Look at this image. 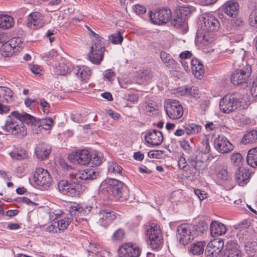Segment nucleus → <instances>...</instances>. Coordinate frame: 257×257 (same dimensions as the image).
Here are the masks:
<instances>
[{"label": "nucleus", "instance_id": "8fccbe9b", "mask_svg": "<svg viewBox=\"0 0 257 257\" xmlns=\"http://www.w3.org/2000/svg\"><path fill=\"white\" fill-rule=\"evenodd\" d=\"M125 237V231L123 228H120L114 231L112 235L111 239L113 241H121Z\"/></svg>", "mask_w": 257, "mask_h": 257}, {"label": "nucleus", "instance_id": "f257e3e1", "mask_svg": "<svg viewBox=\"0 0 257 257\" xmlns=\"http://www.w3.org/2000/svg\"><path fill=\"white\" fill-rule=\"evenodd\" d=\"M101 192L111 200H127L130 196V191L122 182L115 179L106 178L101 183Z\"/></svg>", "mask_w": 257, "mask_h": 257}, {"label": "nucleus", "instance_id": "7c9ffc66", "mask_svg": "<svg viewBox=\"0 0 257 257\" xmlns=\"http://www.w3.org/2000/svg\"><path fill=\"white\" fill-rule=\"evenodd\" d=\"M227 167L224 165H218L215 168L216 179L220 183L224 182L229 179V176L227 171Z\"/></svg>", "mask_w": 257, "mask_h": 257}, {"label": "nucleus", "instance_id": "4c0bfd02", "mask_svg": "<svg viewBox=\"0 0 257 257\" xmlns=\"http://www.w3.org/2000/svg\"><path fill=\"white\" fill-rule=\"evenodd\" d=\"M246 162L248 165L257 168V147L250 149L246 156Z\"/></svg>", "mask_w": 257, "mask_h": 257}, {"label": "nucleus", "instance_id": "f8f14e48", "mask_svg": "<svg viewBox=\"0 0 257 257\" xmlns=\"http://www.w3.org/2000/svg\"><path fill=\"white\" fill-rule=\"evenodd\" d=\"M34 178L36 184L44 189L48 188L53 181L50 173L42 168H39L35 171Z\"/></svg>", "mask_w": 257, "mask_h": 257}, {"label": "nucleus", "instance_id": "9d476101", "mask_svg": "<svg viewBox=\"0 0 257 257\" xmlns=\"http://www.w3.org/2000/svg\"><path fill=\"white\" fill-rule=\"evenodd\" d=\"M164 107L167 115L171 119H179L183 114V107L178 100L167 99L164 103Z\"/></svg>", "mask_w": 257, "mask_h": 257}, {"label": "nucleus", "instance_id": "3c124183", "mask_svg": "<svg viewBox=\"0 0 257 257\" xmlns=\"http://www.w3.org/2000/svg\"><path fill=\"white\" fill-rule=\"evenodd\" d=\"M53 125V120L50 117H46L40 120L38 128L42 127L46 130H50Z\"/></svg>", "mask_w": 257, "mask_h": 257}, {"label": "nucleus", "instance_id": "20e7f679", "mask_svg": "<svg viewBox=\"0 0 257 257\" xmlns=\"http://www.w3.org/2000/svg\"><path fill=\"white\" fill-rule=\"evenodd\" d=\"M202 28L204 31L203 40L207 43H210L214 40V33L220 28V23L217 19L211 14L205 15L203 17Z\"/></svg>", "mask_w": 257, "mask_h": 257}, {"label": "nucleus", "instance_id": "c85d7f7f", "mask_svg": "<svg viewBox=\"0 0 257 257\" xmlns=\"http://www.w3.org/2000/svg\"><path fill=\"white\" fill-rule=\"evenodd\" d=\"M241 241L244 242V249L249 257H257V242L252 241H247L243 237H239Z\"/></svg>", "mask_w": 257, "mask_h": 257}, {"label": "nucleus", "instance_id": "5701e85b", "mask_svg": "<svg viewBox=\"0 0 257 257\" xmlns=\"http://www.w3.org/2000/svg\"><path fill=\"white\" fill-rule=\"evenodd\" d=\"M239 6L234 1H228L222 6L223 11L229 17H235L238 13Z\"/></svg>", "mask_w": 257, "mask_h": 257}, {"label": "nucleus", "instance_id": "864d4df0", "mask_svg": "<svg viewBox=\"0 0 257 257\" xmlns=\"http://www.w3.org/2000/svg\"><path fill=\"white\" fill-rule=\"evenodd\" d=\"M2 55L5 57H10L13 52V48L10 45V43H6L2 48Z\"/></svg>", "mask_w": 257, "mask_h": 257}, {"label": "nucleus", "instance_id": "2eb2a0df", "mask_svg": "<svg viewBox=\"0 0 257 257\" xmlns=\"http://www.w3.org/2000/svg\"><path fill=\"white\" fill-rule=\"evenodd\" d=\"M149 16L154 24L161 25L167 23L171 19L172 13L170 9L164 8L157 10L154 13L150 12Z\"/></svg>", "mask_w": 257, "mask_h": 257}, {"label": "nucleus", "instance_id": "a878e982", "mask_svg": "<svg viewBox=\"0 0 257 257\" xmlns=\"http://www.w3.org/2000/svg\"><path fill=\"white\" fill-rule=\"evenodd\" d=\"M191 71L194 76L201 79L204 76V66L202 62L196 58H193L190 62Z\"/></svg>", "mask_w": 257, "mask_h": 257}, {"label": "nucleus", "instance_id": "b1692460", "mask_svg": "<svg viewBox=\"0 0 257 257\" xmlns=\"http://www.w3.org/2000/svg\"><path fill=\"white\" fill-rule=\"evenodd\" d=\"M51 151V147L48 144L40 143L35 148V153L37 157L40 160L47 159Z\"/></svg>", "mask_w": 257, "mask_h": 257}, {"label": "nucleus", "instance_id": "052dcab7", "mask_svg": "<svg viewBox=\"0 0 257 257\" xmlns=\"http://www.w3.org/2000/svg\"><path fill=\"white\" fill-rule=\"evenodd\" d=\"M187 85L180 87L175 90L174 94L177 96H182L187 95Z\"/></svg>", "mask_w": 257, "mask_h": 257}, {"label": "nucleus", "instance_id": "423d86ee", "mask_svg": "<svg viewBox=\"0 0 257 257\" xmlns=\"http://www.w3.org/2000/svg\"><path fill=\"white\" fill-rule=\"evenodd\" d=\"M104 39L98 37L93 40L90 50L88 54V58L90 61L95 64H99L102 61L104 56L105 47Z\"/></svg>", "mask_w": 257, "mask_h": 257}, {"label": "nucleus", "instance_id": "0e129e2a", "mask_svg": "<svg viewBox=\"0 0 257 257\" xmlns=\"http://www.w3.org/2000/svg\"><path fill=\"white\" fill-rule=\"evenodd\" d=\"M140 76L143 81L148 82L151 79L152 74L151 72L145 70L140 74Z\"/></svg>", "mask_w": 257, "mask_h": 257}, {"label": "nucleus", "instance_id": "cd10ccee", "mask_svg": "<svg viewBox=\"0 0 257 257\" xmlns=\"http://www.w3.org/2000/svg\"><path fill=\"white\" fill-rule=\"evenodd\" d=\"M43 59L47 62L49 65L54 67L60 61H62V57L54 49L51 50L47 54L44 55Z\"/></svg>", "mask_w": 257, "mask_h": 257}, {"label": "nucleus", "instance_id": "2f4dec72", "mask_svg": "<svg viewBox=\"0 0 257 257\" xmlns=\"http://www.w3.org/2000/svg\"><path fill=\"white\" fill-rule=\"evenodd\" d=\"M188 162L189 166L196 170H203L206 167V162L199 159L196 155L190 156L188 158Z\"/></svg>", "mask_w": 257, "mask_h": 257}, {"label": "nucleus", "instance_id": "e2e57ef3", "mask_svg": "<svg viewBox=\"0 0 257 257\" xmlns=\"http://www.w3.org/2000/svg\"><path fill=\"white\" fill-rule=\"evenodd\" d=\"M103 77L109 81L112 82L115 78V74L111 69H108L104 71Z\"/></svg>", "mask_w": 257, "mask_h": 257}, {"label": "nucleus", "instance_id": "de8ad7c7", "mask_svg": "<svg viewBox=\"0 0 257 257\" xmlns=\"http://www.w3.org/2000/svg\"><path fill=\"white\" fill-rule=\"evenodd\" d=\"M230 160L231 164L238 168L242 167L243 159L241 154L239 153H233L231 155Z\"/></svg>", "mask_w": 257, "mask_h": 257}, {"label": "nucleus", "instance_id": "e433bc0d", "mask_svg": "<svg viewBox=\"0 0 257 257\" xmlns=\"http://www.w3.org/2000/svg\"><path fill=\"white\" fill-rule=\"evenodd\" d=\"M206 242L204 241H198L192 244L190 248V253L194 255H199L203 254Z\"/></svg>", "mask_w": 257, "mask_h": 257}, {"label": "nucleus", "instance_id": "dca6fc26", "mask_svg": "<svg viewBox=\"0 0 257 257\" xmlns=\"http://www.w3.org/2000/svg\"><path fill=\"white\" fill-rule=\"evenodd\" d=\"M214 146L215 150L221 154L229 153L233 149L232 144L223 135H218L214 139Z\"/></svg>", "mask_w": 257, "mask_h": 257}, {"label": "nucleus", "instance_id": "c03bdc74", "mask_svg": "<svg viewBox=\"0 0 257 257\" xmlns=\"http://www.w3.org/2000/svg\"><path fill=\"white\" fill-rule=\"evenodd\" d=\"M160 57L163 63L167 67H172L176 64L175 60L169 54L165 51L160 52Z\"/></svg>", "mask_w": 257, "mask_h": 257}, {"label": "nucleus", "instance_id": "7ed1b4c3", "mask_svg": "<svg viewBox=\"0 0 257 257\" xmlns=\"http://www.w3.org/2000/svg\"><path fill=\"white\" fill-rule=\"evenodd\" d=\"M19 111L12 112L7 117L2 129L5 133L15 135L19 138H22L27 135V129L24 124L19 121Z\"/></svg>", "mask_w": 257, "mask_h": 257}, {"label": "nucleus", "instance_id": "37998d69", "mask_svg": "<svg viewBox=\"0 0 257 257\" xmlns=\"http://www.w3.org/2000/svg\"><path fill=\"white\" fill-rule=\"evenodd\" d=\"M184 127L187 135H195L200 132L202 128L201 125L193 123H185Z\"/></svg>", "mask_w": 257, "mask_h": 257}, {"label": "nucleus", "instance_id": "f704fd0d", "mask_svg": "<svg viewBox=\"0 0 257 257\" xmlns=\"http://www.w3.org/2000/svg\"><path fill=\"white\" fill-rule=\"evenodd\" d=\"M75 73L77 77L82 81L88 79L91 75L90 69L85 66H77Z\"/></svg>", "mask_w": 257, "mask_h": 257}, {"label": "nucleus", "instance_id": "6e6d98bb", "mask_svg": "<svg viewBox=\"0 0 257 257\" xmlns=\"http://www.w3.org/2000/svg\"><path fill=\"white\" fill-rule=\"evenodd\" d=\"M249 23L251 26L257 29V8L250 13L249 17Z\"/></svg>", "mask_w": 257, "mask_h": 257}, {"label": "nucleus", "instance_id": "a19ab883", "mask_svg": "<svg viewBox=\"0 0 257 257\" xmlns=\"http://www.w3.org/2000/svg\"><path fill=\"white\" fill-rule=\"evenodd\" d=\"M13 17L8 15H0V28L7 29L11 28L14 25Z\"/></svg>", "mask_w": 257, "mask_h": 257}, {"label": "nucleus", "instance_id": "ddd939ff", "mask_svg": "<svg viewBox=\"0 0 257 257\" xmlns=\"http://www.w3.org/2000/svg\"><path fill=\"white\" fill-rule=\"evenodd\" d=\"M192 225L188 224H182L177 227V237L180 243L186 245L194 238V232H193Z\"/></svg>", "mask_w": 257, "mask_h": 257}, {"label": "nucleus", "instance_id": "774afa93", "mask_svg": "<svg viewBox=\"0 0 257 257\" xmlns=\"http://www.w3.org/2000/svg\"><path fill=\"white\" fill-rule=\"evenodd\" d=\"M102 161V158L99 156L97 154H94L92 157L91 156L90 162L92 164L95 166H98L100 165Z\"/></svg>", "mask_w": 257, "mask_h": 257}, {"label": "nucleus", "instance_id": "a18cd8bd", "mask_svg": "<svg viewBox=\"0 0 257 257\" xmlns=\"http://www.w3.org/2000/svg\"><path fill=\"white\" fill-rule=\"evenodd\" d=\"M9 42L11 47L13 48V52L21 51L24 45L23 39L20 37L13 38Z\"/></svg>", "mask_w": 257, "mask_h": 257}, {"label": "nucleus", "instance_id": "603ef678", "mask_svg": "<svg viewBox=\"0 0 257 257\" xmlns=\"http://www.w3.org/2000/svg\"><path fill=\"white\" fill-rule=\"evenodd\" d=\"M109 39L110 41L113 44L118 45L121 44L123 40V37L121 35L120 32H117L109 36Z\"/></svg>", "mask_w": 257, "mask_h": 257}, {"label": "nucleus", "instance_id": "5fc2aeb1", "mask_svg": "<svg viewBox=\"0 0 257 257\" xmlns=\"http://www.w3.org/2000/svg\"><path fill=\"white\" fill-rule=\"evenodd\" d=\"M187 95H190L193 97H199L200 92L197 87L195 86L187 85Z\"/></svg>", "mask_w": 257, "mask_h": 257}, {"label": "nucleus", "instance_id": "a211bd4d", "mask_svg": "<svg viewBox=\"0 0 257 257\" xmlns=\"http://www.w3.org/2000/svg\"><path fill=\"white\" fill-rule=\"evenodd\" d=\"M98 223L101 226L107 227L112 222L119 217V215L110 209H103L99 213Z\"/></svg>", "mask_w": 257, "mask_h": 257}, {"label": "nucleus", "instance_id": "473e14b6", "mask_svg": "<svg viewBox=\"0 0 257 257\" xmlns=\"http://www.w3.org/2000/svg\"><path fill=\"white\" fill-rule=\"evenodd\" d=\"M122 168L116 162L109 161L107 163V175L110 176H122Z\"/></svg>", "mask_w": 257, "mask_h": 257}, {"label": "nucleus", "instance_id": "f03ea898", "mask_svg": "<svg viewBox=\"0 0 257 257\" xmlns=\"http://www.w3.org/2000/svg\"><path fill=\"white\" fill-rule=\"evenodd\" d=\"M92 209V206L85 203H79L71 206L67 216L56 222L57 227L59 230H65L73 218H75L76 221L78 219H82V217L90 213Z\"/></svg>", "mask_w": 257, "mask_h": 257}, {"label": "nucleus", "instance_id": "4d7b16f0", "mask_svg": "<svg viewBox=\"0 0 257 257\" xmlns=\"http://www.w3.org/2000/svg\"><path fill=\"white\" fill-rule=\"evenodd\" d=\"M42 111L45 113H48L50 111V104L43 98H40L38 101Z\"/></svg>", "mask_w": 257, "mask_h": 257}, {"label": "nucleus", "instance_id": "79ce46f5", "mask_svg": "<svg viewBox=\"0 0 257 257\" xmlns=\"http://www.w3.org/2000/svg\"><path fill=\"white\" fill-rule=\"evenodd\" d=\"M70 70L69 66L64 63L63 60L60 61L55 67L54 71L56 74L60 75H66Z\"/></svg>", "mask_w": 257, "mask_h": 257}, {"label": "nucleus", "instance_id": "49530a36", "mask_svg": "<svg viewBox=\"0 0 257 257\" xmlns=\"http://www.w3.org/2000/svg\"><path fill=\"white\" fill-rule=\"evenodd\" d=\"M242 143L244 144L253 143L257 142V130H252L244 135L242 139Z\"/></svg>", "mask_w": 257, "mask_h": 257}, {"label": "nucleus", "instance_id": "09e8293b", "mask_svg": "<svg viewBox=\"0 0 257 257\" xmlns=\"http://www.w3.org/2000/svg\"><path fill=\"white\" fill-rule=\"evenodd\" d=\"M193 232H194V236L202 234L204 231L207 230L208 226L206 223L203 221L198 222L194 226H192Z\"/></svg>", "mask_w": 257, "mask_h": 257}, {"label": "nucleus", "instance_id": "f3484780", "mask_svg": "<svg viewBox=\"0 0 257 257\" xmlns=\"http://www.w3.org/2000/svg\"><path fill=\"white\" fill-rule=\"evenodd\" d=\"M224 246L223 240L220 238L214 239L208 243L205 251L206 257H217Z\"/></svg>", "mask_w": 257, "mask_h": 257}, {"label": "nucleus", "instance_id": "0eeeda50", "mask_svg": "<svg viewBox=\"0 0 257 257\" xmlns=\"http://www.w3.org/2000/svg\"><path fill=\"white\" fill-rule=\"evenodd\" d=\"M251 74V66L246 64L244 67L236 69L232 72L230 76V80L234 85L247 84Z\"/></svg>", "mask_w": 257, "mask_h": 257}, {"label": "nucleus", "instance_id": "69168bd1", "mask_svg": "<svg viewBox=\"0 0 257 257\" xmlns=\"http://www.w3.org/2000/svg\"><path fill=\"white\" fill-rule=\"evenodd\" d=\"M188 162L186 161V159L183 157L180 156L178 161V165L179 168L181 170H184L188 165Z\"/></svg>", "mask_w": 257, "mask_h": 257}, {"label": "nucleus", "instance_id": "aec40b11", "mask_svg": "<svg viewBox=\"0 0 257 257\" xmlns=\"http://www.w3.org/2000/svg\"><path fill=\"white\" fill-rule=\"evenodd\" d=\"M98 173L91 169H86L80 171L76 174H71V178L74 179L77 183H84L87 180H92L97 178Z\"/></svg>", "mask_w": 257, "mask_h": 257}, {"label": "nucleus", "instance_id": "72a5a7b5", "mask_svg": "<svg viewBox=\"0 0 257 257\" xmlns=\"http://www.w3.org/2000/svg\"><path fill=\"white\" fill-rule=\"evenodd\" d=\"M11 157L16 160H23L28 158V153L22 148H15L9 153Z\"/></svg>", "mask_w": 257, "mask_h": 257}, {"label": "nucleus", "instance_id": "1a4fd4ad", "mask_svg": "<svg viewBox=\"0 0 257 257\" xmlns=\"http://www.w3.org/2000/svg\"><path fill=\"white\" fill-rule=\"evenodd\" d=\"M147 234L149 236L151 247L153 249L160 248L163 240L159 226L156 223H151L147 227Z\"/></svg>", "mask_w": 257, "mask_h": 257}, {"label": "nucleus", "instance_id": "4468645a", "mask_svg": "<svg viewBox=\"0 0 257 257\" xmlns=\"http://www.w3.org/2000/svg\"><path fill=\"white\" fill-rule=\"evenodd\" d=\"M141 253L140 247L132 242L122 243L118 250L119 257H139Z\"/></svg>", "mask_w": 257, "mask_h": 257}, {"label": "nucleus", "instance_id": "13d9d810", "mask_svg": "<svg viewBox=\"0 0 257 257\" xmlns=\"http://www.w3.org/2000/svg\"><path fill=\"white\" fill-rule=\"evenodd\" d=\"M71 118L73 121L78 123L83 122L86 121V118L79 113H75L71 114Z\"/></svg>", "mask_w": 257, "mask_h": 257}, {"label": "nucleus", "instance_id": "bb28decb", "mask_svg": "<svg viewBox=\"0 0 257 257\" xmlns=\"http://www.w3.org/2000/svg\"><path fill=\"white\" fill-rule=\"evenodd\" d=\"M210 230L211 235L215 237L225 234L227 229L224 224L218 221L214 220L211 223Z\"/></svg>", "mask_w": 257, "mask_h": 257}, {"label": "nucleus", "instance_id": "9b49d317", "mask_svg": "<svg viewBox=\"0 0 257 257\" xmlns=\"http://www.w3.org/2000/svg\"><path fill=\"white\" fill-rule=\"evenodd\" d=\"M80 184L77 183L74 179L70 181L63 180L58 183L59 191L63 194L68 196H74L80 192Z\"/></svg>", "mask_w": 257, "mask_h": 257}, {"label": "nucleus", "instance_id": "bf43d9fd", "mask_svg": "<svg viewBox=\"0 0 257 257\" xmlns=\"http://www.w3.org/2000/svg\"><path fill=\"white\" fill-rule=\"evenodd\" d=\"M253 81L250 88V93L253 97L257 96V75L253 76Z\"/></svg>", "mask_w": 257, "mask_h": 257}, {"label": "nucleus", "instance_id": "c756f323", "mask_svg": "<svg viewBox=\"0 0 257 257\" xmlns=\"http://www.w3.org/2000/svg\"><path fill=\"white\" fill-rule=\"evenodd\" d=\"M245 55V51L242 49H240L238 51L233 52L231 58L234 61V64L239 67H241V65L242 67H244L246 64H247V62L244 60Z\"/></svg>", "mask_w": 257, "mask_h": 257}, {"label": "nucleus", "instance_id": "412c9836", "mask_svg": "<svg viewBox=\"0 0 257 257\" xmlns=\"http://www.w3.org/2000/svg\"><path fill=\"white\" fill-rule=\"evenodd\" d=\"M44 24V17L40 13H32L28 17L27 26L32 29H39L43 26Z\"/></svg>", "mask_w": 257, "mask_h": 257}, {"label": "nucleus", "instance_id": "338daca9", "mask_svg": "<svg viewBox=\"0 0 257 257\" xmlns=\"http://www.w3.org/2000/svg\"><path fill=\"white\" fill-rule=\"evenodd\" d=\"M194 193L195 195L199 199L200 201L203 200L207 197V194L205 191L200 189H194Z\"/></svg>", "mask_w": 257, "mask_h": 257}, {"label": "nucleus", "instance_id": "6e6552de", "mask_svg": "<svg viewBox=\"0 0 257 257\" xmlns=\"http://www.w3.org/2000/svg\"><path fill=\"white\" fill-rule=\"evenodd\" d=\"M192 10L193 8L183 7L176 10L172 20V25L177 28L186 27Z\"/></svg>", "mask_w": 257, "mask_h": 257}, {"label": "nucleus", "instance_id": "c9c22d12", "mask_svg": "<svg viewBox=\"0 0 257 257\" xmlns=\"http://www.w3.org/2000/svg\"><path fill=\"white\" fill-rule=\"evenodd\" d=\"M227 257H238L240 256V251L237 249V244L234 241L230 240L226 245Z\"/></svg>", "mask_w": 257, "mask_h": 257}, {"label": "nucleus", "instance_id": "393cba45", "mask_svg": "<svg viewBox=\"0 0 257 257\" xmlns=\"http://www.w3.org/2000/svg\"><path fill=\"white\" fill-rule=\"evenodd\" d=\"M250 174L247 169L244 167L238 168L235 173V179L239 186H243L249 180Z\"/></svg>", "mask_w": 257, "mask_h": 257}, {"label": "nucleus", "instance_id": "ea45409f", "mask_svg": "<svg viewBox=\"0 0 257 257\" xmlns=\"http://www.w3.org/2000/svg\"><path fill=\"white\" fill-rule=\"evenodd\" d=\"M19 121L22 122L23 124L24 123L31 125L37 126L36 120L35 118L27 113H21L19 112Z\"/></svg>", "mask_w": 257, "mask_h": 257}, {"label": "nucleus", "instance_id": "4be33fe9", "mask_svg": "<svg viewBox=\"0 0 257 257\" xmlns=\"http://www.w3.org/2000/svg\"><path fill=\"white\" fill-rule=\"evenodd\" d=\"M146 142L152 146H158L160 145L163 140L162 133L156 130L147 132L145 136Z\"/></svg>", "mask_w": 257, "mask_h": 257}, {"label": "nucleus", "instance_id": "39448f33", "mask_svg": "<svg viewBox=\"0 0 257 257\" xmlns=\"http://www.w3.org/2000/svg\"><path fill=\"white\" fill-rule=\"evenodd\" d=\"M241 97L238 93L227 94L220 100V109L226 113L234 111L241 106Z\"/></svg>", "mask_w": 257, "mask_h": 257}, {"label": "nucleus", "instance_id": "680f3d73", "mask_svg": "<svg viewBox=\"0 0 257 257\" xmlns=\"http://www.w3.org/2000/svg\"><path fill=\"white\" fill-rule=\"evenodd\" d=\"M201 151L204 154H206L209 153L210 151V147L209 144V142L207 140L203 141L201 143Z\"/></svg>", "mask_w": 257, "mask_h": 257}, {"label": "nucleus", "instance_id": "58836bf2", "mask_svg": "<svg viewBox=\"0 0 257 257\" xmlns=\"http://www.w3.org/2000/svg\"><path fill=\"white\" fill-rule=\"evenodd\" d=\"M13 92L8 87L0 86V100L9 103L12 101Z\"/></svg>", "mask_w": 257, "mask_h": 257}, {"label": "nucleus", "instance_id": "6ab92c4d", "mask_svg": "<svg viewBox=\"0 0 257 257\" xmlns=\"http://www.w3.org/2000/svg\"><path fill=\"white\" fill-rule=\"evenodd\" d=\"M68 158L73 163L85 165L90 162L91 156L87 150H82L71 153L68 156Z\"/></svg>", "mask_w": 257, "mask_h": 257}]
</instances>
